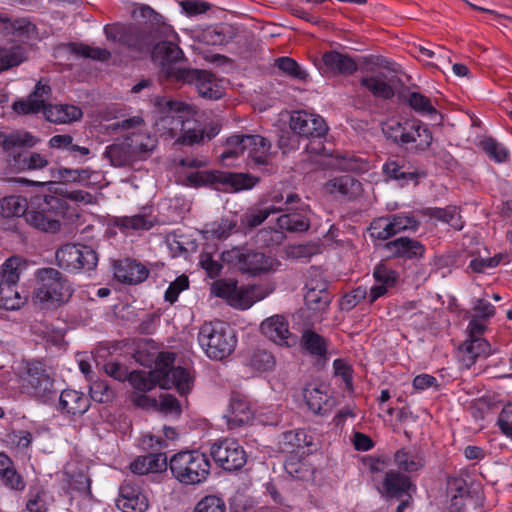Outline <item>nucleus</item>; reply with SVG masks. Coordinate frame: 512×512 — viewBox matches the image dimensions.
Masks as SVG:
<instances>
[{
    "mask_svg": "<svg viewBox=\"0 0 512 512\" xmlns=\"http://www.w3.org/2000/svg\"><path fill=\"white\" fill-rule=\"evenodd\" d=\"M138 10L146 21L107 24L104 27L106 38L124 46L138 58L150 57L161 66L166 79L194 84L201 97L220 99L223 92L214 74L180 66L184 53L178 45L177 32L166 18L147 4H141Z\"/></svg>",
    "mask_w": 512,
    "mask_h": 512,
    "instance_id": "nucleus-1",
    "label": "nucleus"
},
{
    "mask_svg": "<svg viewBox=\"0 0 512 512\" xmlns=\"http://www.w3.org/2000/svg\"><path fill=\"white\" fill-rule=\"evenodd\" d=\"M289 125L293 133L307 141L304 146L307 153L322 157L320 165L324 168L357 173L368 171V161L353 152H329L325 147L328 126L321 116L306 111H294Z\"/></svg>",
    "mask_w": 512,
    "mask_h": 512,
    "instance_id": "nucleus-2",
    "label": "nucleus"
},
{
    "mask_svg": "<svg viewBox=\"0 0 512 512\" xmlns=\"http://www.w3.org/2000/svg\"><path fill=\"white\" fill-rule=\"evenodd\" d=\"M65 204L56 196L37 193L29 202L19 195H10L0 199V217H24L32 227L56 233L60 230L58 217L63 214Z\"/></svg>",
    "mask_w": 512,
    "mask_h": 512,
    "instance_id": "nucleus-3",
    "label": "nucleus"
},
{
    "mask_svg": "<svg viewBox=\"0 0 512 512\" xmlns=\"http://www.w3.org/2000/svg\"><path fill=\"white\" fill-rule=\"evenodd\" d=\"M67 277L52 267L39 268L34 273L32 300L42 308L59 307L72 296Z\"/></svg>",
    "mask_w": 512,
    "mask_h": 512,
    "instance_id": "nucleus-4",
    "label": "nucleus"
},
{
    "mask_svg": "<svg viewBox=\"0 0 512 512\" xmlns=\"http://www.w3.org/2000/svg\"><path fill=\"white\" fill-rule=\"evenodd\" d=\"M172 476L182 485L194 486L204 483L210 475L208 456L198 449L175 453L168 462Z\"/></svg>",
    "mask_w": 512,
    "mask_h": 512,
    "instance_id": "nucleus-5",
    "label": "nucleus"
},
{
    "mask_svg": "<svg viewBox=\"0 0 512 512\" xmlns=\"http://www.w3.org/2000/svg\"><path fill=\"white\" fill-rule=\"evenodd\" d=\"M187 181L193 187H212L224 192L236 193L254 188L260 178L249 173L219 170L191 172Z\"/></svg>",
    "mask_w": 512,
    "mask_h": 512,
    "instance_id": "nucleus-6",
    "label": "nucleus"
},
{
    "mask_svg": "<svg viewBox=\"0 0 512 512\" xmlns=\"http://www.w3.org/2000/svg\"><path fill=\"white\" fill-rule=\"evenodd\" d=\"M198 342L210 359L223 360L237 344L234 330L225 322H205L199 330Z\"/></svg>",
    "mask_w": 512,
    "mask_h": 512,
    "instance_id": "nucleus-7",
    "label": "nucleus"
},
{
    "mask_svg": "<svg viewBox=\"0 0 512 512\" xmlns=\"http://www.w3.org/2000/svg\"><path fill=\"white\" fill-rule=\"evenodd\" d=\"M221 260L230 268L252 276L270 272L277 263L273 257L247 246H237L223 251Z\"/></svg>",
    "mask_w": 512,
    "mask_h": 512,
    "instance_id": "nucleus-8",
    "label": "nucleus"
},
{
    "mask_svg": "<svg viewBox=\"0 0 512 512\" xmlns=\"http://www.w3.org/2000/svg\"><path fill=\"white\" fill-rule=\"evenodd\" d=\"M385 133L388 139L400 146L415 143L413 147L415 153L428 150L433 141L432 132L429 128L422 121L415 118L394 121L387 126Z\"/></svg>",
    "mask_w": 512,
    "mask_h": 512,
    "instance_id": "nucleus-9",
    "label": "nucleus"
},
{
    "mask_svg": "<svg viewBox=\"0 0 512 512\" xmlns=\"http://www.w3.org/2000/svg\"><path fill=\"white\" fill-rule=\"evenodd\" d=\"M22 374L24 386L36 399L46 404L56 398L57 391L54 388V378L43 361H25Z\"/></svg>",
    "mask_w": 512,
    "mask_h": 512,
    "instance_id": "nucleus-10",
    "label": "nucleus"
},
{
    "mask_svg": "<svg viewBox=\"0 0 512 512\" xmlns=\"http://www.w3.org/2000/svg\"><path fill=\"white\" fill-rule=\"evenodd\" d=\"M57 265L69 272H89L98 264L97 252L88 245L80 243H67L57 249L55 253Z\"/></svg>",
    "mask_w": 512,
    "mask_h": 512,
    "instance_id": "nucleus-11",
    "label": "nucleus"
},
{
    "mask_svg": "<svg viewBox=\"0 0 512 512\" xmlns=\"http://www.w3.org/2000/svg\"><path fill=\"white\" fill-rule=\"evenodd\" d=\"M210 455L219 468L228 472L242 469L247 462L243 447L237 440L230 438L214 442L210 447Z\"/></svg>",
    "mask_w": 512,
    "mask_h": 512,
    "instance_id": "nucleus-12",
    "label": "nucleus"
},
{
    "mask_svg": "<svg viewBox=\"0 0 512 512\" xmlns=\"http://www.w3.org/2000/svg\"><path fill=\"white\" fill-rule=\"evenodd\" d=\"M281 212H285L277 218V226L282 231L290 233L304 232L310 227V219L307 210L303 208L301 198L296 193H288Z\"/></svg>",
    "mask_w": 512,
    "mask_h": 512,
    "instance_id": "nucleus-13",
    "label": "nucleus"
},
{
    "mask_svg": "<svg viewBox=\"0 0 512 512\" xmlns=\"http://www.w3.org/2000/svg\"><path fill=\"white\" fill-rule=\"evenodd\" d=\"M231 142L242 144L244 153L247 152V157L254 166H262L263 171L268 174L276 171V167L269 163L271 143L267 138L252 134L232 135Z\"/></svg>",
    "mask_w": 512,
    "mask_h": 512,
    "instance_id": "nucleus-14",
    "label": "nucleus"
},
{
    "mask_svg": "<svg viewBox=\"0 0 512 512\" xmlns=\"http://www.w3.org/2000/svg\"><path fill=\"white\" fill-rule=\"evenodd\" d=\"M157 104L165 114L161 118V123L172 137L181 135L186 130L188 120H193L189 117V106L184 102L161 98L157 101Z\"/></svg>",
    "mask_w": 512,
    "mask_h": 512,
    "instance_id": "nucleus-15",
    "label": "nucleus"
},
{
    "mask_svg": "<svg viewBox=\"0 0 512 512\" xmlns=\"http://www.w3.org/2000/svg\"><path fill=\"white\" fill-rule=\"evenodd\" d=\"M148 506L142 485L135 478L127 477L119 488L117 507L123 512H145Z\"/></svg>",
    "mask_w": 512,
    "mask_h": 512,
    "instance_id": "nucleus-16",
    "label": "nucleus"
},
{
    "mask_svg": "<svg viewBox=\"0 0 512 512\" xmlns=\"http://www.w3.org/2000/svg\"><path fill=\"white\" fill-rule=\"evenodd\" d=\"M156 376L160 377V388H174L181 396H186L192 391L195 381L191 369L182 366L156 369Z\"/></svg>",
    "mask_w": 512,
    "mask_h": 512,
    "instance_id": "nucleus-17",
    "label": "nucleus"
},
{
    "mask_svg": "<svg viewBox=\"0 0 512 512\" xmlns=\"http://www.w3.org/2000/svg\"><path fill=\"white\" fill-rule=\"evenodd\" d=\"M113 274L117 281L126 285H137L144 282L149 269L136 259L129 257L112 261Z\"/></svg>",
    "mask_w": 512,
    "mask_h": 512,
    "instance_id": "nucleus-18",
    "label": "nucleus"
},
{
    "mask_svg": "<svg viewBox=\"0 0 512 512\" xmlns=\"http://www.w3.org/2000/svg\"><path fill=\"white\" fill-rule=\"evenodd\" d=\"M382 170L387 178L398 181L402 187L411 181L418 184L420 178L426 177V172L419 171L403 158L388 159Z\"/></svg>",
    "mask_w": 512,
    "mask_h": 512,
    "instance_id": "nucleus-19",
    "label": "nucleus"
},
{
    "mask_svg": "<svg viewBox=\"0 0 512 512\" xmlns=\"http://www.w3.org/2000/svg\"><path fill=\"white\" fill-rule=\"evenodd\" d=\"M302 352L315 360V364L323 367L328 361V340L317 332L306 329L300 340Z\"/></svg>",
    "mask_w": 512,
    "mask_h": 512,
    "instance_id": "nucleus-20",
    "label": "nucleus"
},
{
    "mask_svg": "<svg viewBox=\"0 0 512 512\" xmlns=\"http://www.w3.org/2000/svg\"><path fill=\"white\" fill-rule=\"evenodd\" d=\"M384 248L393 258L404 260L421 259L425 252V245L417 239L409 237H398L385 243Z\"/></svg>",
    "mask_w": 512,
    "mask_h": 512,
    "instance_id": "nucleus-21",
    "label": "nucleus"
},
{
    "mask_svg": "<svg viewBox=\"0 0 512 512\" xmlns=\"http://www.w3.org/2000/svg\"><path fill=\"white\" fill-rule=\"evenodd\" d=\"M50 95V85L39 81L28 97L15 101L12 108L19 115L36 114L46 105L45 101Z\"/></svg>",
    "mask_w": 512,
    "mask_h": 512,
    "instance_id": "nucleus-22",
    "label": "nucleus"
},
{
    "mask_svg": "<svg viewBox=\"0 0 512 512\" xmlns=\"http://www.w3.org/2000/svg\"><path fill=\"white\" fill-rule=\"evenodd\" d=\"M415 489L411 478L398 470H389L385 473L381 493L386 498L401 499L408 496L411 489Z\"/></svg>",
    "mask_w": 512,
    "mask_h": 512,
    "instance_id": "nucleus-23",
    "label": "nucleus"
},
{
    "mask_svg": "<svg viewBox=\"0 0 512 512\" xmlns=\"http://www.w3.org/2000/svg\"><path fill=\"white\" fill-rule=\"evenodd\" d=\"M307 292L304 296L305 304L314 312L325 311L332 299L328 292V283L324 280L310 279L306 283Z\"/></svg>",
    "mask_w": 512,
    "mask_h": 512,
    "instance_id": "nucleus-24",
    "label": "nucleus"
},
{
    "mask_svg": "<svg viewBox=\"0 0 512 512\" xmlns=\"http://www.w3.org/2000/svg\"><path fill=\"white\" fill-rule=\"evenodd\" d=\"M253 420V410L247 398L239 393H232L229 404L227 423L230 429L249 424Z\"/></svg>",
    "mask_w": 512,
    "mask_h": 512,
    "instance_id": "nucleus-25",
    "label": "nucleus"
},
{
    "mask_svg": "<svg viewBox=\"0 0 512 512\" xmlns=\"http://www.w3.org/2000/svg\"><path fill=\"white\" fill-rule=\"evenodd\" d=\"M322 63L325 72H329L333 75H352L358 69L356 61L351 56L335 50L323 53Z\"/></svg>",
    "mask_w": 512,
    "mask_h": 512,
    "instance_id": "nucleus-26",
    "label": "nucleus"
},
{
    "mask_svg": "<svg viewBox=\"0 0 512 512\" xmlns=\"http://www.w3.org/2000/svg\"><path fill=\"white\" fill-rule=\"evenodd\" d=\"M89 407L90 399L82 392L65 389L60 394L58 408L63 414L81 416L88 411Z\"/></svg>",
    "mask_w": 512,
    "mask_h": 512,
    "instance_id": "nucleus-27",
    "label": "nucleus"
},
{
    "mask_svg": "<svg viewBox=\"0 0 512 512\" xmlns=\"http://www.w3.org/2000/svg\"><path fill=\"white\" fill-rule=\"evenodd\" d=\"M167 467V457L162 452L138 456L130 463L131 472L138 476L163 472Z\"/></svg>",
    "mask_w": 512,
    "mask_h": 512,
    "instance_id": "nucleus-28",
    "label": "nucleus"
},
{
    "mask_svg": "<svg viewBox=\"0 0 512 512\" xmlns=\"http://www.w3.org/2000/svg\"><path fill=\"white\" fill-rule=\"evenodd\" d=\"M325 190L332 195H339L348 200L355 199L362 192V184L350 175L334 177L326 182Z\"/></svg>",
    "mask_w": 512,
    "mask_h": 512,
    "instance_id": "nucleus-29",
    "label": "nucleus"
},
{
    "mask_svg": "<svg viewBox=\"0 0 512 512\" xmlns=\"http://www.w3.org/2000/svg\"><path fill=\"white\" fill-rule=\"evenodd\" d=\"M324 385L308 384L303 389V397L309 410L316 415H325L331 411L332 403Z\"/></svg>",
    "mask_w": 512,
    "mask_h": 512,
    "instance_id": "nucleus-30",
    "label": "nucleus"
},
{
    "mask_svg": "<svg viewBox=\"0 0 512 512\" xmlns=\"http://www.w3.org/2000/svg\"><path fill=\"white\" fill-rule=\"evenodd\" d=\"M124 141L135 161L148 158L156 147V139L148 133L132 132Z\"/></svg>",
    "mask_w": 512,
    "mask_h": 512,
    "instance_id": "nucleus-31",
    "label": "nucleus"
},
{
    "mask_svg": "<svg viewBox=\"0 0 512 512\" xmlns=\"http://www.w3.org/2000/svg\"><path fill=\"white\" fill-rule=\"evenodd\" d=\"M42 110L46 120L55 124L78 121L83 116L81 108L72 104H48Z\"/></svg>",
    "mask_w": 512,
    "mask_h": 512,
    "instance_id": "nucleus-32",
    "label": "nucleus"
},
{
    "mask_svg": "<svg viewBox=\"0 0 512 512\" xmlns=\"http://www.w3.org/2000/svg\"><path fill=\"white\" fill-rule=\"evenodd\" d=\"M261 332L279 345H289L287 339L291 336L289 325L281 315H274L265 319L260 325Z\"/></svg>",
    "mask_w": 512,
    "mask_h": 512,
    "instance_id": "nucleus-33",
    "label": "nucleus"
},
{
    "mask_svg": "<svg viewBox=\"0 0 512 512\" xmlns=\"http://www.w3.org/2000/svg\"><path fill=\"white\" fill-rule=\"evenodd\" d=\"M490 343L482 337L470 338L460 346L462 352V362L466 368L475 364L480 356L488 357L490 352Z\"/></svg>",
    "mask_w": 512,
    "mask_h": 512,
    "instance_id": "nucleus-34",
    "label": "nucleus"
},
{
    "mask_svg": "<svg viewBox=\"0 0 512 512\" xmlns=\"http://www.w3.org/2000/svg\"><path fill=\"white\" fill-rule=\"evenodd\" d=\"M394 463L401 471L407 473L418 472L425 466L422 455L414 448L403 447L394 454Z\"/></svg>",
    "mask_w": 512,
    "mask_h": 512,
    "instance_id": "nucleus-35",
    "label": "nucleus"
},
{
    "mask_svg": "<svg viewBox=\"0 0 512 512\" xmlns=\"http://www.w3.org/2000/svg\"><path fill=\"white\" fill-rule=\"evenodd\" d=\"M312 444V437L303 429L285 431L280 436L279 447L282 452L298 453Z\"/></svg>",
    "mask_w": 512,
    "mask_h": 512,
    "instance_id": "nucleus-36",
    "label": "nucleus"
},
{
    "mask_svg": "<svg viewBox=\"0 0 512 512\" xmlns=\"http://www.w3.org/2000/svg\"><path fill=\"white\" fill-rule=\"evenodd\" d=\"M46 196H56L63 200L65 204V209L63 214L58 217V223L61 225V219H63L67 213L69 205L67 200L76 202V203H84V204H95L96 197L91 193L83 190H68L66 187H57L53 193H44Z\"/></svg>",
    "mask_w": 512,
    "mask_h": 512,
    "instance_id": "nucleus-37",
    "label": "nucleus"
},
{
    "mask_svg": "<svg viewBox=\"0 0 512 512\" xmlns=\"http://www.w3.org/2000/svg\"><path fill=\"white\" fill-rule=\"evenodd\" d=\"M29 262L25 258L14 255L5 260L1 267V281L17 284L21 274L27 270Z\"/></svg>",
    "mask_w": 512,
    "mask_h": 512,
    "instance_id": "nucleus-38",
    "label": "nucleus"
},
{
    "mask_svg": "<svg viewBox=\"0 0 512 512\" xmlns=\"http://www.w3.org/2000/svg\"><path fill=\"white\" fill-rule=\"evenodd\" d=\"M103 156L114 167H127L135 162L124 140L108 145Z\"/></svg>",
    "mask_w": 512,
    "mask_h": 512,
    "instance_id": "nucleus-39",
    "label": "nucleus"
},
{
    "mask_svg": "<svg viewBox=\"0 0 512 512\" xmlns=\"http://www.w3.org/2000/svg\"><path fill=\"white\" fill-rule=\"evenodd\" d=\"M421 213L424 216L435 218L443 223L449 224L456 230L462 229V223L456 206H447L445 208L427 207L424 208Z\"/></svg>",
    "mask_w": 512,
    "mask_h": 512,
    "instance_id": "nucleus-40",
    "label": "nucleus"
},
{
    "mask_svg": "<svg viewBox=\"0 0 512 512\" xmlns=\"http://www.w3.org/2000/svg\"><path fill=\"white\" fill-rule=\"evenodd\" d=\"M111 224L119 228L120 231L125 234H128L132 230H149L153 226V223L143 214L113 217Z\"/></svg>",
    "mask_w": 512,
    "mask_h": 512,
    "instance_id": "nucleus-41",
    "label": "nucleus"
},
{
    "mask_svg": "<svg viewBox=\"0 0 512 512\" xmlns=\"http://www.w3.org/2000/svg\"><path fill=\"white\" fill-rule=\"evenodd\" d=\"M402 102L407 104L414 112L422 116H431L438 113L430 98L420 92L408 91L402 96Z\"/></svg>",
    "mask_w": 512,
    "mask_h": 512,
    "instance_id": "nucleus-42",
    "label": "nucleus"
},
{
    "mask_svg": "<svg viewBox=\"0 0 512 512\" xmlns=\"http://www.w3.org/2000/svg\"><path fill=\"white\" fill-rule=\"evenodd\" d=\"M360 85L375 98L390 100L394 97L393 87L379 76H365L360 79Z\"/></svg>",
    "mask_w": 512,
    "mask_h": 512,
    "instance_id": "nucleus-43",
    "label": "nucleus"
},
{
    "mask_svg": "<svg viewBox=\"0 0 512 512\" xmlns=\"http://www.w3.org/2000/svg\"><path fill=\"white\" fill-rule=\"evenodd\" d=\"M282 206L271 205L262 209H251L240 217V226L245 229H252L261 225L271 214L281 212Z\"/></svg>",
    "mask_w": 512,
    "mask_h": 512,
    "instance_id": "nucleus-44",
    "label": "nucleus"
},
{
    "mask_svg": "<svg viewBox=\"0 0 512 512\" xmlns=\"http://www.w3.org/2000/svg\"><path fill=\"white\" fill-rule=\"evenodd\" d=\"M236 226L237 221L234 218H221L219 221L206 225L205 238L225 240L236 229Z\"/></svg>",
    "mask_w": 512,
    "mask_h": 512,
    "instance_id": "nucleus-45",
    "label": "nucleus"
},
{
    "mask_svg": "<svg viewBox=\"0 0 512 512\" xmlns=\"http://www.w3.org/2000/svg\"><path fill=\"white\" fill-rule=\"evenodd\" d=\"M0 147L4 151H11L16 147H34L38 143V139L29 132L12 133L6 135L0 132Z\"/></svg>",
    "mask_w": 512,
    "mask_h": 512,
    "instance_id": "nucleus-46",
    "label": "nucleus"
},
{
    "mask_svg": "<svg viewBox=\"0 0 512 512\" xmlns=\"http://www.w3.org/2000/svg\"><path fill=\"white\" fill-rule=\"evenodd\" d=\"M258 291L259 287L256 285L238 286L230 305L238 309H248L263 298Z\"/></svg>",
    "mask_w": 512,
    "mask_h": 512,
    "instance_id": "nucleus-47",
    "label": "nucleus"
},
{
    "mask_svg": "<svg viewBox=\"0 0 512 512\" xmlns=\"http://www.w3.org/2000/svg\"><path fill=\"white\" fill-rule=\"evenodd\" d=\"M235 36L234 29L224 24L208 28L203 33V38L209 45H226L233 41Z\"/></svg>",
    "mask_w": 512,
    "mask_h": 512,
    "instance_id": "nucleus-48",
    "label": "nucleus"
},
{
    "mask_svg": "<svg viewBox=\"0 0 512 512\" xmlns=\"http://www.w3.org/2000/svg\"><path fill=\"white\" fill-rule=\"evenodd\" d=\"M128 381L130 384L141 392H148L156 386L160 387V377L156 376V369L148 373L143 371L130 372Z\"/></svg>",
    "mask_w": 512,
    "mask_h": 512,
    "instance_id": "nucleus-49",
    "label": "nucleus"
},
{
    "mask_svg": "<svg viewBox=\"0 0 512 512\" xmlns=\"http://www.w3.org/2000/svg\"><path fill=\"white\" fill-rule=\"evenodd\" d=\"M14 165L19 170H37L48 165L45 156L37 152H22L13 156Z\"/></svg>",
    "mask_w": 512,
    "mask_h": 512,
    "instance_id": "nucleus-50",
    "label": "nucleus"
},
{
    "mask_svg": "<svg viewBox=\"0 0 512 512\" xmlns=\"http://www.w3.org/2000/svg\"><path fill=\"white\" fill-rule=\"evenodd\" d=\"M275 67L292 79L303 83L308 81L309 74L291 57L282 56L277 58Z\"/></svg>",
    "mask_w": 512,
    "mask_h": 512,
    "instance_id": "nucleus-51",
    "label": "nucleus"
},
{
    "mask_svg": "<svg viewBox=\"0 0 512 512\" xmlns=\"http://www.w3.org/2000/svg\"><path fill=\"white\" fill-rule=\"evenodd\" d=\"M389 215L393 226L394 236L407 231L416 232L419 229L420 221L412 212H398Z\"/></svg>",
    "mask_w": 512,
    "mask_h": 512,
    "instance_id": "nucleus-52",
    "label": "nucleus"
},
{
    "mask_svg": "<svg viewBox=\"0 0 512 512\" xmlns=\"http://www.w3.org/2000/svg\"><path fill=\"white\" fill-rule=\"evenodd\" d=\"M274 355L265 349L254 350L246 359L245 364L257 372L271 370L275 366Z\"/></svg>",
    "mask_w": 512,
    "mask_h": 512,
    "instance_id": "nucleus-53",
    "label": "nucleus"
},
{
    "mask_svg": "<svg viewBox=\"0 0 512 512\" xmlns=\"http://www.w3.org/2000/svg\"><path fill=\"white\" fill-rule=\"evenodd\" d=\"M33 441V435L27 430H11L4 435L3 442L11 450L25 451Z\"/></svg>",
    "mask_w": 512,
    "mask_h": 512,
    "instance_id": "nucleus-54",
    "label": "nucleus"
},
{
    "mask_svg": "<svg viewBox=\"0 0 512 512\" xmlns=\"http://www.w3.org/2000/svg\"><path fill=\"white\" fill-rule=\"evenodd\" d=\"M368 231L370 237L374 240L386 241L394 237L390 215L373 219L368 227Z\"/></svg>",
    "mask_w": 512,
    "mask_h": 512,
    "instance_id": "nucleus-55",
    "label": "nucleus"
},
{
    "mask_svg": "<svg viewBox=\"0 0 512 512\" xmlns=\"http://www.w3.org/2000/svg\"><path fill=\"white\" fill-rule=\"evenodd\" d=\"M17 284L0 281V308L15 310L23 303L16 289Z\"/></svg>",
    "mask_w": 512,
    "mask_h": 512,
    "instance_id": "nucleus-56",
    "label": "nucleus"
},
{
    "mask_svg": "<svg viewBox=\"0 0 512 512\" xmlns=\"http://www.w3.org/2000/svg\"><path fill=\"white\" fill-rule=\"evenodd\" d=\"M205 138V130L197 120H188L186 130L181 133L176 139V143L180 145L192 146L203 142Z\"/></svg>",
    "mask_w": 512,
    "mask_h": 512,
    "instance_id": "nucleus-57",
    "label": "nucleus"
},
{
    "mask_svg": "<svg viewBox=\"0 0 512 512\" xmlns=\"http://www.w3.org/2000/svg\"><path fill=\"white\" fill-rule=\"evenodd\" d=\"M24 60V51L20 46L0 49V73L20 65Z\"/></svg>",
    "mask_w": 512,
    "mask_h": 512,
    "instance_id": "nucleus-58",
    "label": "nucleus"
},
{
    "mask_svg": "<svg viewBox=\"0 0 512 512\" xmlns=\"http://www.w3.org/2000/svg\"><path fill=\"white\" fill-rule=\"evenodd\" d=\"M373 277L375 282L387 286L391 289L396 286L399 275L391 267L384 263H379L373 270Z\"/></svg>",
    "mask_w": 512,
    "mask_h": 512,
    "instance_id": "nucleus-59",
    "label": "nucleus"
},
{
    "mask_svg": "<svg viewBox=\"0 0 512 512\" xmlns=\"http://www.w3.org/2000/svg\"><path fill=\"white\" fill-rule=\"evenodd\" d=\"M90 398L98 403H108L115 396L114 390L104 380H97L90 385Z\"/></svg>",
    "mask_w": 512,
    "mask_h": 512,
    "instance_id": "nucleus-60",
    "label": "nucleus"
},
{
    "mask_svg": "<svg viewBox=\"0 0 512 512\" xmlns=\"http://www.w3.org/2000/svg\"><path fill=\"white\" fill-rule=\"evenodd\" d=\"M473 314L471 311H465V317L468 318L470 316L489 321L491 318L495 316L496 308L489 301L483 298H477L473 300L472 307Z\"/></svg>",
    "mask_w": 512,
    "mask_h": 512,
    "instance_id": "nucleus-61",
    "label": "nucleus"
},
{
    "mask_svg": "<svg viewBox=\"0 0 512 512\" xmlns=\"http://www.w3.org/2000/svg\"><path fill=\"white\" fill-rule=\"evenodd\" d=\"M481 147L483 151L496 162H505L508 157L507 149L491 137L481 141Z\"/></svg>",
    "mask_w": 512,
    "mask_h": 512,
    "instance_id": "nucleus-62",
    "label": "nucleus"
},
{
    "mask_svg": "<svg viewBox=\"0 0 512 512\" xmlns=\"http://www.w3.org/2000/svg\"><path fill=\"white\" fill-rule=\"evenodd\" d=\"M192 512H225V504L221 498L207 495L196 504Z\"/></svg>",
    "mask_w": 512,
    "mask_h": 512,
    "instance_id": "nucleus-63",
    "label": "nucleus"
},
{
    "mask_svg": "<svg viewBox=\"0 0 512 512\" xmlns=\"http://www.w3.org/2000/svg\"><path fill=\"white\" fill-rule=\"evenodd\" d=\"M500 432L512 441V404L505 405L499 413L497 423Z\"/></svg>",
    "mask_w": 512,
    "mask_h": 512,
    "instance_id": "nucleus-64",
    "label": "nucleus"
}]
</instances>
